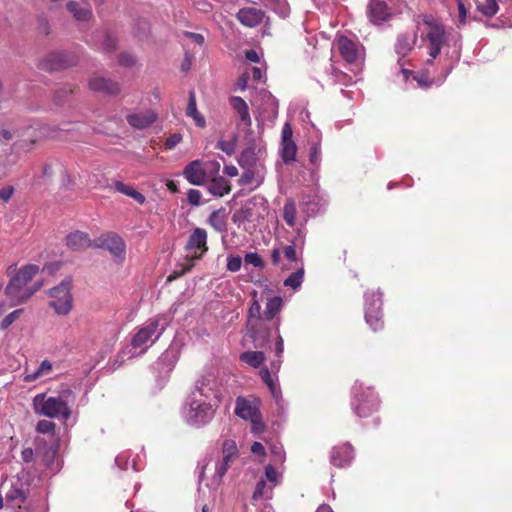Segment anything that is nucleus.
Returning a JSON list of instances; mask_svg holds the SVG:
<instances>
[{"label":"nucleus","mask_w":512,"mask_h":512,"mask_svg":"<svg viewBox=\"0 0 512 512\" xmlns=\"http://www.w3.org/2000/svg\"><path fill=\"white\" fill-rule=\"evenodd\" d=\"M351 407L358 417H368L378 411L380 399L372 387L356 381L352 386Z\"/></svg>","instance_id":"0eeeda50"},{"label":"nucleus","mask_w":512,"mask_h":512,"mask_svg":"<svg viewBox=\"0 0 512 512\" xmlns=\"http://www.w3.org/2000/svg\"><path fill=\"white\" fill-rule=\"evenodd\" d=\"M94 247L108 250L116 261L122 262L125 259V243L123 239L115 233L102 235L94 242Z\"/></svg>","instance_id":"f8f14e48"},{"label":"nucleus","mask_w":512,"mask_h":512,"mask_svg":"<svg viewBox=\"0 0 512 512\" xmlns=\"http://www.w3.org/2000/svg\"><path fill=\"white\" fill-rule=\"evenodd\" d=\"M77 61L78 58L74 53L68 51H57L48 54L44 59H42L40 67L45 71L52 72L73 66Z\"/></svg>","instance_id":"9b49d317"},{"label":"nucleus","mask_w":512,"mask_h":512,"mask_svg":"<svg viewBox=\"0 0 512 512\" xmlns=\"http://www.w3.org/2000/svg\"><path fill=\"white\" fill-rule=\"evenodd\" d=\"M325 206V201L318 194H309L303 197L302 207L307 216H313L321 212Z\"/></svg>","instance_id":"a878e982"},{"label":"nucleus","mask_w":512,"mask_h":512,"mask_svg":"<svg viewBox=\"0 0 512 512\" xmlns=\"http://www.w3.org/2000/svg\"><path fill=\"white\" fill-rule=\"evenodd\" d=\"M183 176L190 184L196 186H201L207 181V173L199 160L187 164L183 170Z\"/></svg>","instance_id":"f3484780"},{"label":"nucleus","mask_w":512,"mask_h":512,"mask_svg":"<svg viewBox=\"0 0 512 512\" xmlns=\"http://www.w3.org/2000/svg\"><path fill=\"white\" fill-rule=\"evenodd\" d=\"M75 399V393L67 388L61 390L56 396L39 393L33 397L32 405L37 415L67 421L72 415Z\"/></svg>","instance_id":"f03ea898"},{"label":"nucleus","mask_w":512,"mask_h":512,"mask_svg":"<svg viewBox=\"0 0 512 512\" xmlns=\"http://www.w3.org/2000/svg\"><path fill=\"white\" fill-rule=\"evenodd\" d=\"M185 248L193 259H200L208 250L206 230L199 227L195 228L190 234Z\"/></svg>","instance_id":"4468645a"},{"label":"nucleus","mask_w":512,"mask_h":512,"mask_svg":"<svg viewBox=\"0 0 512 512\" xmlns=\"http://www.w3.org/2000/svg\"><path fill=\"white\" fill-rule=\"evenodd\" d=\"M308 133L310 138L309 160L313 166L318 167L321 163V133L314 125L311 126Z\"/></svg>","instance_id":"aec40b11"},{"label":"nucleus","mask_w":512,"mask_h":512,"mask_svg":"<svg viewBox=\"0 0 512 512\" xmlns=\"http://www.w3.org/2000/svg\"><path fill=\"white\" fill-rule=\"evenodd\" d=\"M182 141V135L179 133H174L170 135L165 142V146L168 149H173Z\"/></svg>","instance_id":"69168bd1"},{"label":"nucleus","mask_w":512,"mask_h":512,"mask_svg":"<svg viewBox=\"0 0 512 512\" xmlns=\"http://www.w3.org/2000/svg\"><path fill=\"white\" fill-rule=\"evenodd\" d=\"M40 268L35 264H27L20 268L10 279L5 288V295L11 306L26 303L43 285L42 281L31 283Z\"/></svg>","instance_id":"7ed1b4c3"},{"label":"nucleus","mask_w":512,"mask_h":512,"mask_svg":"<svg viewBox=\"0 0 512 512\" xmlns=\"http://www.w3.org/2000/svg\"><path fill=\"white\" fill-rule=\"evenodd\" d=\"M234 413L237 417L243 420H254L257 419L260 412V400L253 396H238L235 401Z\"/></svg>","instance_id":"ddd939ff"},{"label":"nucleus","mask_w":512,"mask_h":512,"mask_svg":"<svg viewBox=\"0 0 512 512\" xmlns=\"http://www.w3.org/2000/svg\"><path fill=\"white\" fill-rule=\"evenodd\" d=\"M306 235H307V230L305 228V224L303 223L300 225V227H298L295 230V235L290 240V245L303 251V248H304L305 242H306Z\"/></svg>","instance_id":"79ce46f5"},{"label":"nucleus","mask_w":512,"mask_h":512,"mask_svg":"<svg viewBox=\"0 0 512 512\" xmlns=\"http://www.w3.org/2000/svg\"><path fill=\"white\" fill-rule=\"evenodd\" d=\"M244 261L246 264L253 265L257 268H262L264 266L262 258L255 252L247 253L244 257Z\"/></svg>","instance_id":"6e6d98bb"},{"label":"nucleus","mask_w":512,"mask_h":512,"mask_svg":"<svg viewBox=\"0 0 512 512\" xmlns=\"http://www.w3.org/2000/svg\"><path fill=\"white\" fill-rule=\"evenodd\" d=\"M208 223L218 232H222L226 228V219L221 211H214L208 218Z\"/></svg>","instance_id":"37998d69"},{"label":"nucleus","mask_w":512,"mask_h":512,"mask_svg":"<svg viewBox=\"0 0 512 512\" xmlns=\"http://www.w3.org/2000/svg\"><path fill=\"white\" fill-rule=\"evenodd\" d=\"M242 265V258L238 255H230L227 258V270L237 272Z\"/></svg>","instance_id":"4d7b16f0"},{"label":"nucleus","mask_w":512,"mask_h":512,"mask_svg":"<svg viewBox=\"0 0 512 512\" xmlns=\"http://www.w3.org/2000/svg\"><path fill=\"white\" fill-rule=\"evenodd\" d=\"M265 476L266 479L272 483L271 486L273 487L277 485L282 478L281 473L278 472L272 465H267L265 467Z\"/></svg>","instance_id":"603ef678"},{"label":"nucleus","mask_w":512,"mask_h":512,"mask_svg":"<svg viewBox=\"0 0 512 512\" xmlns=\"http://www.w3.org/2000/svg\"><path fill=\"white\" fill-rule=\"evenodd\" d=\"M270 452L272 455V461L275 464H283L285 461V451L280 443H273L270 445Z\"/></svg>","instance_id":"09e8293b"},{"label":"nucleus","mask_w":512,"mask_h":512,"mask_svg":"<svg viewBox=\"0 0 512 512\" xmlns=\"http://www.w3.org/2000/svg\"><path fill=\"white\" fill-rule=\"evenodd\" d=\"M101 38H102L101 48L104 51L111 52L117 48V41L112 35H110L106 32H103V33H101Z\"/></svg>","instance_id":"3c124183"},{"label":"nucleus","mask_w":512,"mask_h":512,"mask_svg":"<svg viewBox=\"0 0 512 512\" xmlns=\"http://www.w3.org/2000/svg\"><path fill=\"white\" fill-rule=\"evenodd\" d=\"M231 107L238 114L241 122L250 127L252 125V119L249 113V108L245 100L239 96H233L229 99Z\"/></svg>","instance_id":"bb28decb"},{"label":"nucleus","mask_w":512,"mask_h":512,"mask_svg":"<svg viewBox=\"0 0 512 512\" xmlns=\"http://www.w3.org/2000/svg\"><path fill=\"white\" fill-rule=\"evenodd\" d=\"M273 486L267 485L264 479H260L252 495L253 505L260 509L259 512H274L272 506L266 501L272 497Z\"/></svg>","instance_id":"2eb2a0df"},{"label":"nucleus","mask_w":512,"mask_h":512,"mask_svg":"<svg viewBox=\"0 0 512 512\" xmlns=\"http://www.w3.org/2000/svg\"><path fill=\"white\" fill-rule=\"evenodd\" d=\"M183 37L191 40L192 43L199 45V46H202L205 41L204 36L202 34L194 33V32L185 31V32H183Z\"/></svg>","instance_id":"0e129e2a"},{"label":"nucleus","mask_w":512,"mask_h":512,"mask_svg":"<svg viewBox=\"0 0 512 512\" xmlns=\"http://www.w3.org/2000/svg\"><path fill=\"white\" fill-rule=\"evenodd\" d=\"M114 187L119 193L131 197L141 205L146 202L145 196L142 193L135 190L132 186H129L121 181H115Z\"/></svg>","instance_id":"72a5a7b5"},{"label":"nucleus","mask_w":512,"mask_h":512,"mask_svg":"<svg viewBox=\"0 0 512 512\" xmlns=\"http://www.w3.org/2000/svg\"><path fill=\"white\" fill-rule=\"evenodd\" d=\"M230 189L229 181L224 177L215 178L207 185V191L216 197H223Z\"/></svg>","instance_id":"7c9ffc66"},{"label":"nucleus","mask_w":512,"mask_h":512,"mask_svg":"<svg viewBox=\"0 0 512 512\" xmlns=\"http://www.w3.org/2000/svg\"><path fill=\"white\" fill-rule=\"evenodd\" d=\"M250 75L248 72L243 73L237 80L235 86L236 90L244 91L247 88Z\"/></svg>","instance_id":"774afa93"},{"label":"nucleus","mask_w":512,"mask_h":512,"mask_svg":"<svg viewBox=\"0 0 512 512\" xmlns=\"http://www.w3.org/2000/svg\"><path fill=\"white\" fill-rule=\"evenodd\" d=\"M68 11L77 21L87 22L92 17V10L89 4L70 1L67 4Z\"/></svg>","instance_id":"cd10ccee"},{"label":"nucleus","mask_w":512,"mask_h":512,"mask_svg":"<svg viewBox=\"0 0 512 512\" xmlns=\"http://www.w3.org/2000/svg\"><path fill=\"white\" fill-rule=\"evenodd\" d=\"M271 259L274 265L279 266L281 269H289L290 267L287 266L283 261V253L282 249L274 248L271 252Z\"/></svg>","instance_id":"5fc2aeb1"},{"label":"nucleus","mask_w":512,"mask_h":512,"mask_svg":"<svg viewBox=\"0 0 512 512\" xmlns=\"http://www.w3.org/2000/svg\"><path fill=\"white\" fill-rule=\"evenodd\" d=\"M257 160L254 149L248 148L244 150L238 159V163L243 168H250L255 165Z\"/></svg>","instance_id":"c03bdc74"},{"label":"nucleus","mask_w":512,"mask_h":512,"mask_svg":"<svg viewBox=\"0 0 512 512\" xmlns=\"http://www.w3.org/2000/svg\"><path fill=\"white\" fill-rule=\"evenodd\" d=\"M89 88L96 92L105 94H117L120 91L119 84L104 77H95L89 81Z\"/></svg>","instance_id":"b1692460"},{"label":"nucleus","mask_w":512,"mask_h":512,"mask_svg":"<svg viewBox=\"0 0 512 512\" xmlns=\"http://www.w3.org/2000/svg\"><path fill=\"white\" fill-rule=\"evenodd\" d=\"M177 360H178V351L173 347L168 348L165 352H163L161 354V356L158 359L160 364L166 365L170 369H171V367L174 366V364L177 362Z\"/></svg>","instance_id":"a18cd8bd"},{"label":"nucleus","mask_w":512,"mask_h":512,"mask_svg":"<svg viewBox=\"0 0 512 512\" xmlns=\"http://www.w3.org/2000/svg\"><path fill=\"white\" fill-rule=\"evenodd\" d=\"M296 270L291 273L285 280L284 286L297 290L301 287L304 279V264L295 266Z\"/></svg>","instance_id":"c9c22d12"},{"label":"nucleus","mask_w":512,"mask_h":512,"mask_svg":"<svg viewBox=\"0 0 512 512\" xmlns=\"http://www.w3.org/2000/svg\"><path fill=\"white\" fill-rule=\"evenodd\" d=\"M72 279L65 278L61 283L50 289L49 296L51 298L49 306L53 308L57 315H68L73 307V298L71 294Z\"/></svg>","instance_id":"6e6552de"},{"label":"nucleus","mask_w":512,"mask_h":512,"mask_svg":"<svg viewBox=\"0 0 512 512\" xmlns=\"http://www.w3.org/2000/svg\"><path fill=\"white\" fill-rule=\"evenodd\" d=\"M337 45L340 54L348 63H356L361 59L362 50L358 43L350 40L346 36H340L337 39Z\"/></svg>","instance_id":"dca6fc26"},{"label":"nucleus","mask_w":512,"mask_h":512,"mask_svg":"<svg viewBox=\"0 0 512 512\" xmlns=\"http://www.w3.org/2000/svg\"><path fill=\"white\" fill-rule=\"evenodd\" d=\"M416 43L415 33H405L398 37L395 45L396 53L402 57L406 56Z\"/></svg>","instance_id":"c756f323"},{"label":"nucleus","mask_w":512,"mask_h":512,"mask_svg":"<svg viewBox=\"0 0 512 512\" xmlns=\"http://www.w3.org/2000/svg\"><path fill=\"white\" fill-rule=\"evenodd\" d=\"M236 137H233L230 140H219L216 144V148L220 149L224 153H226L228 156H231L234 154L236 150Z\"/></svg>","instance_id":"8fccbe9b"},{"label":"nucleus","mask_w":512,"mask_h":512,"mask_svg":"<svg viewBox=\"0 0 512 512\" xmlns=\"http://www.w3.org/2000/svg\"><path fill=\"white\" fill-rule=\"evenodd\" d=\"M53 371L54 364L50 360L44 359L35 370L29 372L27 368L25 369L23 381L31 383L41 378L50 377Z\"/></svg>","instance_id":"412c9836"},{"label":"nucleus","mask_w":512,"mask_h":512,"mask_svg":"<svg viewBox=\"0 0 512 512\" xmlns=\"http://www.w3.org/2000/svg\"><path fill=\"white\" fill-rule=\"evenodd\" d=\"M264 18V12L254 7L242 8L237 13V19L247 27L259 25Z\"/></svg>","instance_id":"4be33fe9"},{"label":"nucleus","mask_w":512,"mask_h":512,"mask_svg":"<svg viewBox=\"0 0 512 512\" xmlns=\"http://www.w3.org/2000/svg\"><path fill=\"white\" fill-rule=\"evenodd\" d=\"M66 244L73 251H82L94 247V243H92L88 234L82 231H75L67 235Z\"/></svg>","instance_id":"5701e85b"},{"label":"nucleus","mask_w":512,"mask_h":512,"mask_svg":"<svg viewBox=\"0 0 512 512\" xmlns=\"http://www.w3.org/2000/svg\"><path fill=\"white\" fill-rule=\"evenodd\" d=\"M364 312L366 323L373 331L384 327L382 312V293L378 291L365 292Z\"/></svg>","instance_id":"1a4fd4ad"},{"label":"nucleus","mask_w":512,"mask_h":512,"mask_svg":"<svg viewBox=\"0 0 512 512\" xmlns=\"http://www.w3.org/2000/svg\"><path fill=\"white\" fill-rule=\"evenodd\" d=\"M202 194L197 189H189L187 192V201L192 206H199L201 204Z\"/></svg>","instance_id":"bf43d9fd"},{"label":"nucleus","mask_w":512,"mask_h":512,"mask_svg":"<svg viewBox=\"0 0 512 512\" xmlns=\"http://www.w3.org/2000/svg\"><path fill=\"white\" fill-rule=\"evenodd\" d=\"M239 458L237 444L232 439L224 440L221 448V455L215 459H210L201 467L200 481L206 480V486L216 490L227 469Z\"/></svg>","instance_id":"20e7f679"},{"label":"nucleus","mask_w":512,"mask_h":512,"mask_svg":"<svg viewBox=\"0 0 512 512\" xmlns=\"http://www.w3.org/2000/svg\"><path fill=\"white\" fill-rule=\"evenodd\" d=\"M477 9L485 16L492 17L498 12L499 6L497 0H485L477 5Z\"/></svg>","instance_id":"49530a36"},{"label":"nucleus","mask_w":512,"mask_h":512,"mask_svg":"<svg viewBox=\"0 0 512 512\" xmlns=\"http://www.w3.org/2000/svg\"><path fill=\"white\" fill-rule=\"evenodd\" d=\"M168 325L169 319L164 315L146 321L131 339V355H143L160 338Z\"/></svg>","instance_id":"39448f33"},{"label":"nucleus","mask_w":512,"mask_h":512,"mask_svg":"<svg viewBox=\"0 0 512 512\" xmlns=\"http://www.w3.org/2000/svg\"><path fill=\"white\" fill-rule=\"evenodd\" d=\"M240 361L253 367H260L265 361L266 357L262 351H245L240 354Z\"/></svg>","instance_id":"473e14b6"},{"label":"nucleus","mask_w":512,"mask_h":512,"mask_svg":"<svg viewBox=\"0 0 512 512\" xmlns=\"http://www.w3.org/2000/svg\"><path fill=\"white\" fill-rule=\"evenodd\" d=\"M271 6L281 18H286L290 14V7L286 0H272Z\"/></svg>","instance_id":"de8ad7c7"},{"label":"nucleus","mask_w":512,"mask_h":512,"mask_svg":"<svg viewBox=\"0 0 512 512\" xmlns=\"http://www.w3.org/2000/svg\"><path fill=\"white\" fill-rule=\"evenodd\" d=\"M353 458V447L349 443L334 447L331 451V463L336 467H345L350 465Z\"/></svg>","instance_id":"6ab92c4d"},{"label":"nucleus","mask_w":512,"mask_h":512,"mask_svg":"<svg viewBox=\"0 0 512 512\" xmlns=\"http://www.w3.org/2000/svg\"><path fill=\"white\" fill-rule=\"evenodd\" d=\"M297 147L295 142L282 141L281 142V156L285 163H289L295 160Z\"/></svg>","instance_id":"ea45409f"},{"label":"nucleus","mask_w":512,"mask_h":512,"mask_svg":"<svg viewBox=\"0 0 512 512\" xmlns=\"http://www.w3.org/2000/svg\"><path fill=\"white\" fill-rule=\"evenodd\" d=\"M427 31L425 32V40L428 41V53L431 63L440 53L444 38L445 30L444 27L434 19L425 20Z\"/></svg>","instance_id":"9d476101"},{"label":"nucleus","mask_w":512,"mask_h":512,"mask_svg":"<svg viewBox=\"0 0 512 512\" xmlns=\"http://www.w3.org/2000/svg\"><path fill=\"white\" fill-rule=\"evenodd\" d=\"M36 430L41 434H53L55 431V423L50 420H40L37 423Z\"/></svg>","instance_id":"864d4df0"},{"label":"nucleus","mask_w":512,"mask_h":512,"mask_svg":"<svg viewBox=\"0 0 512 512\" xmlns=\"http://www.w3.org/2000/svg\"><path fill=\"white\" fill-rule=\"evenodd\" d=\"M21 313L22 309H17L5 316L0 324L1 330H6L19 317Z\"/></svg>","instance_id":"13d9d810"},{"label":"nucleus","mask_w":512,"mask_h":512,"mask_svg":"<svg viewBox=\"0 0 512 512\" xmlns=\"http://www.w3.org/2000/svg\"><path fill=\"white\" fill-rule=\"evenodd\" d=\"M221 402L220 383L212 375L200 378L181 407L183 421L194 428L208 425Z\"/></svg>","instance_id":"f257e3e1"},{"label":"nucleus","mask_w":512,"mask_h":512,"mask_svg":"<svg viewBox=\"0 0 512 512\" xmlns=\"http://www.w3.org/2000/svg\"><path fill=\"white\" fill-rule=\"evenodd\" d=\"M187 116L191 117L196 126L203 128L206 125L205 118L199 113L194 92L189 93V101L186 110Z\"/></svg>","instance_id":"2f4dec72"},{"label":"nucleus","mask_w":512,"mask_h":512,"mask_svg":"<svg viewBox=\"0 0 512 512\" xmlns=\"http://www.w3.org/2000/svg\"><path fill=\"white\" fill-rule=\"evenodd\" d=\"M130 454L127 451L119 453L115 458V464L121 469L126 470L129 466Z\"/></svg>","instance_id":"680f3d73"},{"label":"nucleus","mask_w":512,"mask_h":512,"mask_svg":"<svg viewBox=\"0 0 512 512\" xmlns=\"http://www.w3.org/2000/svg\"><path fill=\"white\" fill-rule=\"evenodd\" d=\"M283 300L280 296H275L267 300L264 317L266 320H272L282 309Z\"/></svg>","instance_id":"e433bc0d"},{"label":"nucleus","mask_w":512,"mask_h":512,"mask_svg":"<svg viewBox=\"0 0 512 512\" xmlns=\"http://www.w3.org/2000/svg\"><path fill=\"white\" fill-rule=\"evenodd\" d=\"M72 92L73 90L71 87H63L60 90L56 91L54 95V101L57 105H60L64 102V98H66Z\"/></svg>","instance_id":"e2e57ef3"},{"label":"nucleus","mask_w":512,"mask_h":512,"mask_svg":"<svg viewBox=\"0 0 512 512\" xmlns=\"http://www.w3.org/2000/svg\"><path fill=\"white\" fill-rule=\"evenodd\" d=\"M42 462L44 466L53 473L60 470V464L57 461V450L52 447L44 451Z\"/></svg>","instance_id":"4c0bfd02"},{"label":"nucleus","mask_w":512,"mask_h":512,"mask_svg":"<svg viewBox=\"0 0 512 512\" xmlns=\"http://www.w3.org/2000/svg\"><path fill=\"white\" fill-rule=\"evenodd\" d=\"M302 252L303 251L290 244L286 245L282 249L283 259L290 263H294L295 266H300V264H303Z\"/></svg>","instance_id":"58836bf2"},{"label":"nucleus","mask_w":512,"mask_h":512,"mask_svg":"<svg viewBox=\"0 0 512 512\" xmlns=\"http://www.w3.org/2000/svg\"><path fill=\"white\" fill-rule=\"evenodd\" d=\"M367 15L372 23L381 24L390 17L391 13L384 1L370 0L367 7Z\"/></svg>","instance_id":"a211bd4d"},{"label":"nucleus","mask_w":512,"mask_h":512,"mask_svg":"<svg viewBox=\"0 0 512 512\" xmlns=\"http://www.w3.org/2000/svg\"><path fill=\"white\" fill-rule=\"evenodd\" d=\"M260 376L263 382L269 388L272 397L276 400L277 403L281 400V390L277 383V376L268 368H262L260 370Z\"/></svg>","instance_id":"c85d7f7f"},{"label":"nucleus","mask_w":512,"mask_h":512,"mask_svg":"<svg viewBox=\"0 0 512 512\" xmlns=\"http://www.w3.org/2000/svg\"><path fill=\"white\" fill-rule=\"evenodd\" d=\"M156 118V114L149 110L145 112L129 114L127 116V122L135 129H145L152 125Z\"/></svg>","instance_id":"393cba45"},{"label":"nucleus","mask_w":512,"mask_h":512,"mask_svg":"<svg viewBox=\"0 0 512 512\" xmlns=\"http://www.w3.org/2000/svg\"><path fill=\"white\" fill-rule=\"evenodd\" d=\"M118 63L121 66L132 67L136 64V58L132 54L124 52L119 55Z\"/></svg>","instance_id":"052dcab7"},{"label":"nucleus","mask_w":512,"mask_h":512,"mask_svg":"<svg viewBox=\"0 0 512 512\" xmlns=\"http://www.w3.org/2000/svg\"><path fill=\"white\" fill-rule=\"evenodd\" d=\"M401 66V74L403 75L404 81H407L409 79L410 75H413V79L417 82L418 86L421 88H427L433 84V81L429 78V76L422 72V73H416L414 74L412 71L406 69L403 67V64L398 62Z\"/></svg>","instance_id":"f704fd0d"},{"label":"nucleus","mask_w":512,"mask_h":512,"mask_svg":"<svg viewBox=\"0 0 512 512\" xmlns=\"http://www.w3.org/2000/svg\"><path fill=\"white\" fill-rule=\"evenodd\" d=\"M33 480L30 475L21 472L3 483L2 489L5 494V501L12 507L21 508L28 500L35 495L32 486Z\"/></svg>","instance_id":"423d86ee"},{"label":"nucleus","mask_w":512,"mask_h":512,"mask_svg":"<svg viewBox=\"0 0 512 512\" xmlns=\"http://www.w3.org/2000/svg\"><path fill=\"white\" fill-rule=\"evenodd\" d=\"M296 204L293 200H289L283 207V218L289 227L296 225Z\"/></svg>","instance_id":"a19ab883"},{"label":"nucleus","mask_w":512,"mask_h":512,"mask_svg":"<svg viewBox=\"0 0 512 512\" xmlns=\"http://www.w3.org/2000/svg\"><path fill=\"white\" fill-rule=\"evenodd\" d=\"M261 315V305L258 300H254L249 308V318L259 319Z\"/></svg>","instance_id":"338daca9"}]
</instances>
